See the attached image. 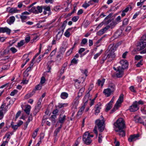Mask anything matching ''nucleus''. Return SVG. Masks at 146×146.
<instances>
[{
  "mask_svg": "<svg viewBox=\"0 0 146 146\" xmlns=\"http://www.w3.org/2000/svg\"><path fill=\"white\" fill-rule=\"evenodd\" d=\"M121 66H119L117 67L116 76L118 78L121 77L123 74V70L128 67V63L127 60H122L120 62Z\"/></svg>",
  "mask_w": 146,
  "mask_h": 146,
  "instance_id": "nucleus-1",
  "label": "nucleus"
},
{
  "mask_svg": "<svg viewBox=\"0 0 146 146\" xmlns=\"http://www.w3.org/2000/svg\"><path fill=\"white\" fill-rule=\"evenodd\" d=\"M105 120H101L100 119H98L96 120V125L94 128L93 131L96 134V136H97L98 134L97 127L100 132H102L104 130L105 127Z\"/></svg>",
  "mask_w": 146,
  "mask_h": 146,
  "instance_id": "nucleus-2",
  "label": "nucleus"
},
{
  "mask_svg": "<svg viewBox=\"0 0 146 146\" xmlns=\"http://www.w3.org/2000/svg\"><path fill=\"white\" fill-rule=\"evenodd\" d=\"M117 48L116 46H108V53L106 57L109 61H111L115 58V55L114 52Z\"/></svg>",
  "mask_w": 146,
  "mask_h": 146,
  "instance_id": "nucleus-3",
  "label": "nucleus"
},
{
  "mask_svg": "<svg viewBox=\"0 0 146 146\" xmlns=\"http://www.w3.org/2000/svg\"><path fill=\"white\" fill-rule=\"evenodd\" d=\"M115 126V130L119 129H123L125 124L123 119L122 118H119L117 120L116 122L114 123Z\"/></svg>",
  "mask_w": 146,
  "mask_h": 146,
  "instance_id": "nucleus-4",
  "label": "nucleus"
},
{
  "mask_svg": "<svg viewBox=\"0 0 146 146\" xmlns=\"http://www.w3.org/2000/svg\"><path fill=\"white\" fill-rule=\"evenodd\" d=\"M83 140L84 143L87 145H89L91 143L92 140L89 137L88 132H86L84 133L83 137Z\"/></svg>",
  "mask_w": 146,
  "mask_h": 146,
  "instance_id": "nucleus-5",
  "label": "nucleus"
},
{
  "mask_svg": "<svg viewBox=\"0 0 146 146\" xmlns=\"http://www.w3.org/2000/svg\"><path fill=\"white\" fill-rule=\"evenodd\" d=\"M6 105L5 103H3L2 104L1 106L0 109H1L0 110V120L2 119L3 117L4 113H5L7 111L8 108V105H7L4 108V107Z\"/></svg>",
  "mask_w": 146,
  "mask_h": 146,
  "instance_id": "nucleus-6",
  "label": "nucleus"
},
{
  "mask_svg": "<svg viewBox=\"0 0 146 146\" xmlns=\"http://www.w3.org/2000/svg\"><path fill=\"white\" fill-rule=\"evenodd\" d=\"M139 108L137 105V102L135 101L133 103L132 105L129 107V110L131 112H134L137 111Z\"/></svg>",
  "mask_w": 146,
  "mask_h": 146,
  "instance_id": "nucleus-7",
  "label": "nucleus"
},
{
  "mask_svg": "<svg viewBox=\"0 0 146 146\" xmlns=\"http://www.w3.org/2000/svg\"><path fill=\"white\" fill-rule=\"evenodd\" d=\"M29 14H30L27 11H25L21 13V15L20 16V18L22 22H26L27 19H29V17L26 15H29Z\"/></svg>",
  "mask_w": 146,
  "mask_h": 146,
  "instance_id": "nucleus-8",
  "label": "nucleus"
},
{
  "mask_svg": "<svg viewBox=\"0 0 146 146\" xmlns=\"http://www.w3.org/2000/svg\"><path fill=\"white\" fill-rule=\"evenodd\" d=\"M137 46H146V34L143 35L137 42Z\"/></svg>",
  "mask_w": 146,
  "mask_h": 146,
  "instance_id": "nucleus-9",
  "label": "nucleus"
},
{
  "mask_svg": "<svg viewBox=\"0 0 146 146\" xmlns=\"http://www.w3.org/2000/svg\"><path fill=\"white\" fill-rule=\"evenodd\" d=\"M30 37L28 35L26 36L25 40H21L18 43V46H23V45L26 44H25L29 42L30 41Z\"/></svg>",
  "mask_w": 146,
  "mask_h": 146,
  "instance_id": "nucleus-10",
  "label": "nucleus"
},
{
  "mask_svg": "<svg viewBox=\"0 0 146 146\" xmlns=\"http://www.w3.org/2000/svg\"><path fill=\"white\" fill-rule=\"evenodd\" d=\"M79 99L78 97H76L72 103V109H74V110L77 109V106L79 102Z\"/></svg>",
  "mask_w": 146,
  "mask_h": 146,
  "instance_id": "nucleus-11",
  "label": "nucleus"
},
{
  "mask_svg": "<svg viewBox=\"0 0 146 146\" xmlns=\"http://www.w3.org/2000/svg\"><path fill=\"white\" fill-rule=\"evenodd\" d=\"M123 101V94H121L117 101L115 104V106H117L119 107H120L121 104Z\"/></svg>",
  "mask_w": 146,
  "mask_h": 146,
  "instance_id": "nucleus-12",
  "label": "nucleus"
},
{
  "mask_svg": "<svg viewBox=\"0 0 146 146\" xmlns=\"http://www.w3.org/2000/svg\"><path fill=\"white\" fill-rule=\"evenodd\" d=\"M102 104L100 103L96 105L95 106L96 110L95 111L94 114L95 115H97L100 112V110L101 109Z\"/></svg>",
  "mask_w": 146,
  "mask_h": 146,
  "instance_id": "nucleus-13",
  "label": "nucleus"
},
{
  "mask_svg": "<svg viewBox=\"0 0 146 146\" xmlns=\"http://www.w3.org/2000/svg\"><path fill=\"white\" fill-rule=\"evenodd\" d=\"M134 121L136 123H139L145 125V123L142 120L140 117L138 116H135L134 117Z\"/></svg>",
  "mask_w": 146,
  "mask_h": 146,
  "instance_id": "nucleus-14",
  "label": "nucleus"
},
{
  "mask_svg": "<svg viewBox=\"0 0 146 146\" xmlns=\"http://www.w3.org/2000/svg\"><path fill=\"white\" fill-rule=\"evenodd\" d=\"M1 32L2 33H6L7 34L9 35L11 33V30L7 27H0Z\"/></svg>",
  "mask_w": 146,
  "mask_h": 146,
  "instance_id": "nucleus-15",
  "label": "nucleus"
},
{
  "mask_svg": "<svg viewBox=\"0 0 146 146\" xmlns=\"http://www.w3.org/2000/svg\"><path fill=\"white\" fill-rule=\"evenodd\" d=\"M115 131L118 132V134L120 136L123 137L125 136V131L123 129H117Z\"/></svg>",
  "mask_w": 146,
  "mask_h": 146,
  "instance_id": "nucleus-16",
  "label": "nucleus"
},
{
  "mask_svg": "<svg viewBox=\"0 0 146 146\" xmlns=\"http://www.w3.org/2000/svg\"><path fill=\"white\" fill-rule=\"evenodd\" d=\"M43 8L44 10V11L43 12V13L44 15H46L47 14V11L48 12V14H49V13L50 11V8L49 6H43Z\"/></svg>",
  "mask_w": 146,
  "mask_h": 146,
  "instance_id": "nucleus-17",
  "label": "nucleus"
},
{
  "mask_svg": "<svg viewBox=\"0 0 146 146\" xmlns=\"http://www.w3.org/2000/svg\"><path fill=\"white\" fill-rule=\"evenodd\" d=\"M103 93L107 97H108L111 95V93H113L108 88L104 90Z\"/></svg>",
  "mask_w": 146,
  "mask_h": 146,
  "instance_id": "nucleus-18",
  "label": "nucleus"
},
{
  "mask_svg": "<svg viewBox=\"0 0 146 146\" xmlns=\"http://www.w3.org/2000/svg\"><path fill=\"white\" fill-rule=\"evenodd\" d=\"M108 88L113 93L115 89V85L114 84L112 83H110L109 84Z\"/></svg>",
  "mask_w": 146,
  "mask_h": 146,
  "instance_id": "nucleus-19",
  "label": "nucleus"
},
{
  "mask_svg": "<svg viewBox=\"0 0 146 146\" xmlns=\"http://www.w3.org/2000/svg\"><path fill=\"white\" fill-rule=\"evenodd\" d=\"M66 119V116L64 115L63 117H61V115H60L58 121L60 124H63Z\"/></svg>",
  "mask_w": 146,
  "mask_h": 146,
  "instance_id": "nucleus-20",
  "label": "nucleus"
},
{
  "mask_svg": "<svg viewBox=\"0 0 146 146\" xmlns=\"http://www.w3.org/2000/svg\"><path fill=\"white\" fill-rule=\"evenodd\" d=\"M15 17L14 16H11L7 20V22L9 25L13 23L15 20Z\"/></svg>",
  "mask_w": 146,
  "mask_h": 146,
  "instance_id": "nucleus-21",
  "label": "nucleus"
},
{
  "mask_svg": "<svg viewBox=\"0 0 146 146\" xmlns=\"http://www.w3.org/2000/svg\"><path fill=\"white\" fill-rule=\"evenodd\" d=\"M90 95V93H89V92H88L85 95L83 99V101L85 104L88 102Z\"/></svg>",
  "mask_w": 146,
  "mask_h": 146,
  "instance_id": "nucleus-22",
  "label": "nucleus"
},
{
  "mask_svg": "<svg viewBox=\"0 0 146 146\" xmlns=\"http://www.w3.org/2000/svg\"><path fill=\"white\" fill-rule=\"evenodd\" d=\"M31 108V106L29 105H28L26 106L25 109H24V111L27 115L29 114Z\"/></svg>",
  "mask_w": 146,
  "mask_h": 146,
  "instance_id": "nucleus-23",
  "label": "nucleus"
},
{
  "mask_svg": "<svg viewBox=\"0 0 146 146\" xmlns=\"http://www.w3.org/2000/svg\"><path fill=\"white\" fill-rule=\"evenodd\" d=\"M56 115H52L50 117L49 119L51 121L52 123L54 124L56 123Z\"/></svg>",
  "mask_w": 146,
  "mask_h": 146,
  "instance_id": "nucleus-24",
  "label": "nucleus"
},
{
  "mask_svg": "<svg viewBox=\"0 0 146 146\" xmlns=\"http://www.w3.org/2000/svg\"><path fill=\"white\" fill-rule=\"evenodd\" d=\"M29 11L30 12L33 13L35 14H38L36 7H32L31 9L29 10Z\"/></svg>",
  "mask_w": 146,
  "mask_h": 146,
  "instance_id": "nucleus-25",
  "label": "nucleus"
},
{
  "mask_svg": "<svg viewBox=\"0 0 146 146\" xmlns=\"http://www.w3.org/2000/svg\"><path fill=\"white\" fill-rule=\"evenodd\" d=\"M85 90L84 88H81L78 93V96L77 97H78V98L82 95L83 93L84 92Z\"/></svg>",
  "mask_w": 146,
  "mask_h": 146,
  "instance_id": "nucleus-26",
  "label": "nucleus"
},
{
  "mask_svg": "<svg viewBox=\"0 0 146 146\" xmlns=\"http://www.w3.org/2000/svg\"><path fill=\"white\" fill-rule=\"evenodd\" d=\"M42 88V84H38V85H37L35 86V88L34 89V90L32 92V93H35V90H40Z\"/></svg>",
  "mask_w": 146,
  "mask_h": 146,
  "instance_id": "nucleus-27",
  "label": "nucleus"
},
{
  "mask_svg": "<svg viewBox=\"0 0 146 146\" xmlns=\"http://www.w3.org/2000/svg\"><path fill=\"white\" fill-rule=\"evenodd\" d=\"M68 96V94L66 92H63L61 94L60 96L63 99H66Z\"/></svg>",
  "mask_w": 146,
  "mask_h": 146,
  "instance_id": "nucleus-28",
  "label": "nucleus"
},
{
  "mask_svg": "<svg viewBox=\"0 0 146 146\" xmlns=\"http://www.w3.org/2000/svg\"><path fill=\"white\" fill-rule=\"evenodd\" d=\"M72 28H69L68 29H67L66 31L64 33V35L67 37H69L70 35V32H69V31L71 30Z\"/></svg>",
  "mask_w": 146,
  "mask_h": 146,
  "instance_id": "nucleus-29",
  "label": "nucleus"
},
{
  "mask_svg": "<svg viewBox=\"0 0 146 146\" xmlns=\"http://www.w3.org/2000/svg\"><path fill=\"white\" fill-rule=\"evenodd\" d=\"M112 104L109 103L107 105L106 108V109L105 111L106 112L110 110L112 107Z\"/></svg>",
  "mask_w": 146,
  "mask_h": 146,
  "instance_id": "nucleus-30",
  "label": "nucleus"
},
{
  "mask_svg": "<svg viewBox=\"0 0 146 146\" xmlns=\"http://www.w3.org/2000/svg\"><path fill=\"white\" fill-rule=\"evenodd\" d=\"M63 57V55L61 53L58 55L56 56V61H60Z\"/></svg>",
  "mask_w": 146,
  "mask_h": 146,
  "instance_id": "nucleus-31",
  "label": "nucleus"
},
{
  "mask_svg": "<svg viewBox=\"0 0 146 146\" xmlns=\"http://www.w3.org/2000/svg\"><path fill=\"white\" fill-rule=\"evenodd\" d=\"M132 139L133 141H134L137 139L138 138L139 136V134H137L132 135Z\"/></svg>",
  "mask_w": 146,
  "mask_h": 146,
  "instance_id": "nucleus-32",
  "label": "nucleus"
},
{
  "mask_svg": "<svg viewBox=\"0 0 146 146\" xmlns=\"http://www.w3.org/2000/svg\"><path fill=\"white\" fill-rule=\"evenodd\" d=\"M40 109V108L39 107H37L36 106H35V108L33 112V114L35 116L36 115V113L39 111Z\"/></svg>",
  "mask_w": 146,
  "mask_h": 146,
  "instance_id": "nucleus-33",
  "label": "nucleus"
},
{
  "mask_svg": "<svg viewBox=\"0 0 146 146\" xmlns=\"http://www.w3.org/2000/svg\"><path fill=\"white\" fill-rule=\"evenodd\" d=\"M66 23H67V21H64L63 22V23L61 27V28H62V33H63L64 32V30L66 26Z\"/></svg>",
  "mask_w": 146,
  "mask_h": 146,
  "instance_id": "nucleus-34",
  "label": "nucleus"
},
{
  "mask_svg": "<svg viewBox=\"0 0 146 146\" xmlns=\"http://www.w3.org/2000/svg\"><path fill=\"white\" fill-rule=\"evenodd\" d=\"M18 11L17 8H11L9 10V12L11 13H17Z\"/></svg>",
  "mask_w": 146,
  "mask_h": 146,
  "instance_id": "nucleus-35",
  "label": "nucleus"
},
{
  "mask_svg": "<svg viewBox=\"0 0 146 146\" xmlns=\"http://www.w3.org/2000/svg\"><path fill=\"white\" fill-rule=\"evenodd\" d=\"M38 130H39L37 128L33 132V134L32 135V137L34 139H35L36 137V135H37V132H38Z\"/></svg>",
  "mask_w": 146,
  "mask_h": 146,
  "instance_id": "nucleus-36",
  "label": "nucleus"
},
{
  "mask_svg": "<svg viewBox=\"0 0 146 146\" xmlns=\"http://www.w3.org/2000/svg\"><path fill=\"white\" fill-rule=\"evenodd\" d=\"M140 47L139 48H137V49H134L133 50V51H134L135 52H137L138 51H140L143 48H144L145 46H139Z\"/></svg>",
  "mask_w": 146,
  "mask_h": 146,
  "instance_id": "nucleus-37",
  "label": "nucleus"
},
{
  "mask_svg": "<svg viewBox=\"0 0 146 146\" xmlns=\"http://www.w3.org/2000/svg\"><path fill=\"white\" fill-rule=\"evenodd\" d=\"M36 9L38 12V13H41L42 12V6H38L36 7Z\"/></svg>",
  "mask_w": 146,
  "mask_h": 146,
  "instance_id": "nucleus-38",
  "label": "nucleus"
},
{
  "mask_svg": "<svg viewBox=\"0 0 146 146\" xmlns=\"http://www.w3.org/2000/svg\"><path fill=\"white\" fill-rule=\"evenodd\" d=\"M4 53L6 55L9 54L10 52V48L9 47H7L4 51Z\"/></svg>",
  "mask_w": 146,
  "mask_h": 146,
  "instance_id": "nucleus-39",
  "label": "nucleus"
},
{
  "mask_svg": "<svg viewBox=\"0 0 146 146\" xmlns=\"http://www.w3.org/2000/svg\"><path fill=\"white\" fill-rule=\"evenodd\" d=\"M78 61V59H76L75 58H74L71 61V63L72 64H76Z\"/></svg>",
  "mask_w": 146,
  "mask_h": 146,
  "instance_id": "nucleus-40",
  "label": "nucleus"
},
{
  "mask_svg": "<svg viewBox=\"0 0 146 146\" xmlns=\"http://www.w3.org/2000/svg\"><path fill=\"white\" fill-rule=\"evenodd\" d=\"M13 123H14L13 122H12L11 124V127L12 128H13V129L15 131L17 129L18 126L17 125H13Z\"/></svg>",
  "mask_w": 146,
  "mask_h": 146,
  "instance_id": "nucleus-41",
  "label": "nucleus"
},
{
  "mask_svg": "<svg viewBox=\"0 0 146 146\" xmlns=\"http://www.w3.org/2000/svg\"><path fill=\"white\" fill-rule=\"evenodd\" d=\"M129 20L127 18L125 19L123 21V25H126L128 24Z\"/></svg>",
  "mask_w": 146,
  "mask_h": 146,
  "instance_id": "nucleus-42",
  "label": "nucleus"
},
{
  "mask_svg": "<svg viewBox=\"0 0 146 146\" xmlns=\"http://www.w3.org/2000/svg\"><path fill=\"white\" fill-rule=\"evenodd\" d=\"M105 31H104V29H102L100 30L98 33V35H101L105 33Z\"/></svg>",
  "mask_w": 146,
  "mask_h": 146,
  "instance_id": "nucleus-43",
  "label": "nucleus"
},
{
  "mask_svg": "<svg viewBox=\"0 0 146 146\" xmlns=\"http://www.w3.org/2000/svg\"><path fill=\"white\" fill-rule=\"evenodd\" d=\"M119 107L117 106H115V105L113 109L111 110V111L110 112V113H113Z\"/></svg>",
  "mask_w": 146,
  "mask_h": 146,
  "instance_id": "nucleus-44",
  "label": "nucleus"
},
{
  "mask_svg": "<svg viewBox=\"0 0 146 146\" xmlns=\"http://www.w3.org/2000/svg\"><path fill=\"white\" fill-rule=\"evenodd\" d=\"M10 51H11L12 53L13 54L17 52V50L15 48L12 47L10 48Z\"/></svg>",
  "mask_w": 146,
  "mask_h": 146,
  "instance_id": "nucleus-45",
  "label": "nucleus"
},
{
  "mask_svg": "<svg viewBox=\"0 0 146 146\" xmlns=\"http://www.w3.org/2000/svg\"><path fill=\"white\" fill-rule=\"evenodd\" d=\"M18 91L16 90H14L12 91L10 94V95L11 96H14L18 92Z\"/></svg>",
  "mask_w": 146,
  "mask_h": 146,
  "instance_id": "nucleus-46",
  "label": "nucleus"
},
{
  "mask_svg": "<svg viewBox=\"0 0 146 146\" xmlns=\"http://www.w3.org/2000/svg\"><path fill=\"white\" fill-rule=\"evenodd\" d=\"M90 5V4H89L88 3H87L86 1H85L84 3L82 5V6L84 8H86Z\"/></svg>",
  "mask_w": 146,
  "mask_h": 146,
  "instance_id": "nucleus-47",
  "label": "nucleus"
},
{
  "mask_svg": "<svg viewBox=\"0 0 146 146\" xmlns=\"http://www.w3.org/2000/svg\"><path fill=\"white\" fill-rule=\"evenodd\" d=\"M74 48V46L73 47L68 51L66 54L67 56H69L72 53V50Z\"/></svg>",
  "mask_w": 146,
  "mask_h": 146,
  "instance_id": "nucleus-48",
  "label": "nucleus"
},
{
  "mask_svg": "<svg viewBox=\"0 0 146 146\" xmlns=\"http://www.w3.org/2000/svg\"><path fill=\"white\" fill-rule=\"evenodd\" d=\"M79 18L78 16H74L72 18V20L73 21L76 22L78 20Z\"/></svg>",
  "mask_w": 146,
  "mask_h": 146,
  "instance_id": "nucleus-49",
  "label": "nucleus"
},
{
  "mask_svg": "<svg viewBox=\"0 0 146 146\" xmlns=\"http://www.w3.org/2000/svg\"><path fill=\"white\" fill-rule=\"evenodd\" d=\"M117 23H116V22H111L110 24V28H112L113 27L115 26V25H116V24Z\"/></svg>",
  "mask_w": 146,
  "mask_h": 146,
  "instance_id": "nucleus-50",
  "label": "nucleus"
},
{
  "mask_svg": "<svg viewBox=\"0 0 146 146\" xmlns=\"http://www.w3.org/2000/svg\"><path fill=\"white\" fill-rule=\"evenodd\" d=\"M87 42V39L86 38H84L82 40L81 42V44L83 45H85Z\"/></svg>",
  "mask_w": 146,
  "mask_h": 146,
  "instance_id": "nucleus-51",
  "label": "nucleus"
},
{
  "mask_svg": "<svg viewBox=\"0 0 146 146\" xmlns=\"http://www.w3.org/2000/svg\"><path fill=\"white\" fill-rule=\"evenodd\" d=\"M45 78L44 76H42L41 79L40 83L42 84L44 83L45 82Z\"/></svg>",
  "mask_w": 146,
  "mask_h": 146,
  "instance_id": "nucleus-52",
  "label": "nucleus"
},
{
  "mask_svg": "<svg viewBox=\"0 0 146 146\" xmlns=\"http://www.w3.org/2000/svg\"><path fill=\"white\" fill-rule=\"evenodd\" d=\"M114 143L115 145V146H119V141H117L116 139H114Z\"/></svg>",
  "mask_w": 146,
  "mask_h": 146,
  "instance_id": "nucleus-53",
  "label": "nucleus"
},
{
  "mask_svg": "<svg viewBox=\"0 0 146 146\" xmlns=\"http://www.w3.org/2000/svg\"><path fill=\"white\" fill-rule=\"evenodd\" d=\"M142 58V56L140 55H136L135 56V59L136 60H138Z\"/></svg>",
  "mask_w": 146,
  "mask_h": 146,
  "instance_id": "nucleus-54",
  "label": "nucleus"
},
{
  "mask_svg": "<svg viewBox=\"0 0 146 146\" xmlns=\"http://www.w3.org/2000/svg\"><path fill=\"white\" fill-rule=\"evenodd\" d=\"M107 59L105 56L100 61V63L101 64L103 63L106 59Z\"/></svg>",
  "mask_w": 146,
  "mask_h": 146,
  "instance_id": "nucleus-55",
  "label": "nucleus"
},
{
  "mask_svg": "<svg viewBox=\"0 0 146 146\" xmlns=\"http://www.w3.org/2000/svg\"><path fill=\"white\" fill-rule=\"evenodd\" d=\"M21 112L20 111H19L17 112V113L16 114V116H15V120H16L17 119V118L19 116V115L21 114Z\"/></svg>",
  "mask_w": 146,
  "mask_h": 146,
  "instance_id": "nucleus-56",
  "label": "nucleus"
},
{
  "mask_svg": "<svg viewBox=\"0 0 146 146\" xmlns=\"http://www.w3.org/2000/svg\"><path fill=\"white\" fill-rule=\"evenodd\" d=\"M33 119V117L32 114H31L29 117L27 121L29 123L31 121H32Z\"/></svg>",
  "mask_w": 146,
  "mask_h": 146,
  "instance_id": "nucleus-57",
  "label": "nucleus"
},
{
  "mask_svg": "<svg viewBox=\"0 0 146 146\" xmlns=\"http://www.w3.org/2000/svg\"><path fill=\"white\" fill-rule=\"evenodd\" d=\"M124 44V42L122 41H119L116 44L115 46H119Z\"/></svg>",
  "mask_w": 146,
  "mask_h": 146,
  "instance_id": "nucleus-58",
  "label": "nucleus"
},
{
  "mask_svg": "<svg viewBox=\"0 0 146 146\" xmlns=\"http://www.w3.org/2000/svg\"><path fill=\"white\" fill-rule=\"evenodd\" d=\"M142 60L140 61V62H138L137 64H136V66L137 67H139L140 66H141L143 65V64L142 63Z\"/></svg>",
  "mask_w": 146,
  "mask_h": 146,
  "instance_id": "nucleus-59",
  "label": "nucleus"
},
{
  "mask_svg": "<svg viewBox=\"0 0 146 146\" xmlns=\"http://www.w3.org/2000/svg\"><path fill=\"white\" fill-rule=\"evenodd\" d=\"M81 72L82 73L85 75L86 77L87 76V74L88 73V72L87 69H85L84 70H81Z\"/></svg>",
  "mask_w": 146,
  "mask_h": 146,
  "instance_id": "nucleus-60",
  "label": "nucleus"
},
{
  "mask_svg": "<svg viewBox=\"0 0 146 146\" xmlns=\"http://www.w3.org/2000/svg\"><path fill=\"white\" fill-rule=\"evenodd\" d=\"M60 129L58 128H57L54 132V133L56 135H57L58 133L59 132Z\"/></svg>",
  "mask_w": 146,
  "mask_h": 146,
  "instance_id": "nucleus-61",
  "label": "nucleus"
},
{
  "mask_svg": "<svg viewBox=\"0 0 146 146\" xmlns=\"http://www.w3.org/2000/svg\"><path fill=\"white\" fill-rule=\"evenodd\" d=\"M101 52L95 54L94 56V58L95 59H96L101 54Z\"/></svg>",
  "mask_w": 146,
  "mask_h": 146,
  "instance_id": "nucleus-62",
  "label": "nucleus"
},
{
  "mask_svg": "<svg viewBox=\"0 0 146 146\" xmlns=\"http://www.w3.org/2000/svg\"><path fill=\"white\" fill-rule=\"evenodd\" d=\"M85 50V49L84 48H80L79 50L78 53L80 54H81Z\"/></svg>",
  "mask_w": 146,
  "mask_h": 146,
  "instance_id": "nucleus-63",
  "label": "nucleus"
},
{
  "mask_svg": "<svg viewBox=\"0 0 146 146\" xmlns=\"http://www.w3.org/2000/svg\"><path fill=\"white\" fill-rule=\"evenodd\" d=\"M65 70V68L64 67H62L60 70V74L62 75V74L64 73V70Z\"/></svg>",
  "mask_w": 146,
  "mask_h": 146,
  "instance_id": "nucleus-64",
  "label": "nucleus"
}]
</instances>
